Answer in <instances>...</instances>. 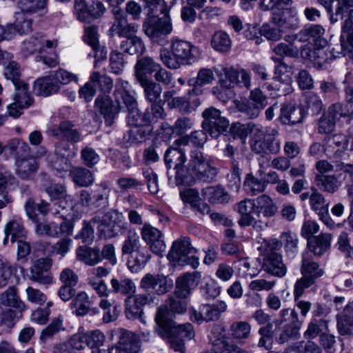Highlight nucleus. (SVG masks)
<instances>
[{
	"instance_id": "nucleus-1",
	"label": "nucleus",
	"mask_w": 353,
	"mask_h": 353,
	"mask_svg": "<svg viewBox=\"0 0 353 353\" xmlns=\"http://www.w3.org/2000/svg\"><path fill=\"white\" fill-rule=\"evenodd\" d=\"M188 152L189 154L186 159L188 161L186 165H184L185 162L180 163L179 161L165 162L170 166L174 164L176 185L190 186L199 181L205 182L213 181L217 174V170L212 159L205 155L198 148H194Z\"/></svg>"
},
{
	"instance_id": "nucleus-2",
	"label": "nucleus",
	"mask_w": 353,
	"mask_h": 353,
	"mask_svg": "<svg viewBox=\"0 0 353 353\" xmlns=\"http://www.w3.org/2000/svg\"><path fill=\"white\" fill-rule=\"evenodd\" d=\"M198 48L190 41L173 38L170 44V50L162 48L159 57L163 63L168 68L176 70L182 65H190L197 59Z\"/></svg>"
},
{
	"instance_id": "nucleus-3",
	"label": "nucleus",
	"mask_w": 353,
	"mask_h": 353,
	"mask_svg": "<svg viewBox=\"0 0 353 353\" xmlns=\"http://www.w3.org/2000/svg\"><path fill=\"white\" fill-rule=\"evenodd\" d=\"M207 139L206 133L203 130H198L193 132L189 136L182 137L175 140L165 154V161L186 162V152L193 150L190 144L196 147H203Z\"/></svg>"
},
{
	"instance_id": "nucleus-4",
	"label": "nucleus",
	"mask_w": 353,
	"mask_h": 353,
	"mask_svg": "<svg viewBox=\"0 0 353 353\" xmlns=\"http://www.w3.org/2000/svg\"><path fill=\"white\" fill-rule=\"evenodd\" d=\"M58 44L57 39L49 40L42 36H36L23 42L22 52L26 56L35 52L40 53L43 63L53 68L59 64L58 54L54 52L51 57H49L46 53L52 52Z\"/></svg>"
},
{
	"instance_id": "nucleus-5",
	"label": "nucleus",
	"mask_w": 353,
	"mask_h": 353,
	"mask_svg": "<svg viewBox=\"0 0 353 353\" xmlns=\"http://www.w3.org/2000/svg\"><path fill=\"white\" fill-rule=\"evenodd\" d=\"M0 305L9 307L2 314V321L11 323L15 319H21L28 310V305L21 299L18 288L10 285L0 293Z\"/></svg>"
},
{
	"instance_id": "nucleus-6",
	"label": "nucleus",
	"mask_w": 353,
	"mask_h": 353,
	"mask_svg": "<svg viewBox=\"0 0 353 353\" xmlns=\"http://www.w3.org/2000/svg\"><path fill=\"white\" fill-rule=\"evenodd\" d=\"M195 252L190 239L181 238L173 242L168 259L174 265H190L195 269L199 265V258L194 255Z\"/></svg>"
},
{
	"instance_id": "nucleus-7",
	"label": "nucleus",
	"mask_w": 353,
	"mask_h": 353,
	"mask_svg": "<svg viewBox=\"0 0 353 353\" xmlns=\"http://www.w3.org/2000/svg\"><path fill=\"white\" fill-rule=\"evenodd\" d=\"M118 336V341L108 347V353H139L141 350V342L138 336L129 330L119 328L111 332L110 339Z\"/></svg>"
},
{
	"instance_id": "nucleus-8",
	"label": "nucleus",
	"mask_w": 353,
	"mask_h": 353,
	"mask_svg": "<svg viewBox=\"0 0 353 353\" xmlns=\"http://www.w3.org/2000/svg\"><path fill=\"white\" fill-rule=\"evenodd\" d=\"M163 17L152 15L148 17L143 25V30L145 34L153 41L159 42L172 31V25L168 14V9L166 12H161Z\"/></svg>"
},
{
	"instance_id": "nucleus-9",
	"label": "nucleus",
	"mask_w": 353,
	"mask_h": 353,
	"mask_svg": "<svg viewBox=\"0 0 353 353\" xmlns=\"http://www.w3.org/2000/svg\"><path fill=\"white\" fill-rule=\"evenodd\" d=\"M292 68L280 62L275 69L276 77L270 83L264 85L270 91L277 92L278 95H286L292 91Z\"/></svg>"
},
{
	"instance_id": "nucleus-10",
	"label": "nucleus",
	"mask_w": 353,
	"mask_h": 353,
	"mask_svg": "<svg viewBox=\"0 0 353 353\" xmlns=\"http://www.w3.org/2000/svg\"><path fill=\"white\" fill-rule=\"evenodd\" d=\"M123 216L117 211H109L102 218L99 225V230L105 238H112L118 235L126 228Z\"/></svg>"
},
{
	"instance_id": "nucleus-11",
	"label": "nucleus",
	"mask_w": 353,
	"mask_h": 353,
	"mask_svg": "<svg viewBox=\"0 0 353 353\" xmlns=\"http://www.w3.org/2000/svg\"><path fill=\"white\" fill-rule=\"evenodd\" d=\"M105 11L103 4L99 1H92L88 5L85 0L74 1V14L83 22L90 23L100 17Z\"/></svg>"
},
{
	"instance_id": "nucleus-12",
	"label": "nucleus",
	"mask_w": 353,
	"mask_h": 353,
	"mask_svg": "<svg viewBox=\"0 0 353 353\" xmlns=\"http://www.w3.org/2000/svg\"><path fill=\"white\" fill-rule=\"evenodd\" d=\"M280 148V141L275 137L255 139L251 143L252 150L262 156L263 159H259V164L263 168H265L266 163L270 160L269 152L276 154L279 152Z\"/></svg>"
},
{
	"instance_id": "nucleus-13",
	"label": "nucleus",
	"mask_w": 353,
	"mask_h": 353,
	"mask_svg": "<svg viewBox=\"0 0 353 353\" xmlns=\"http://www.w3.org/2000/svg\"><path fill=\"white\" fill-rule=\"evenodd\" d=\"M174 286L173 280L163 274H146L141 280L140 287L145 290H153L158 295L169 292Z\"/></svg>"
},
{
	"instance_id": "nucleus-14",
	"label": "nucleus",
	"mask_w": 353,
	"mask_h": 353,
	"mask_svg": "<svg viewBox=\"0 0 353 353\" xmlns=\"http://www.w3.org/2000/svg\"><path fill=\"white\" fill-rule=\"evenodd\" d=\"M26 213L28 218L35 224L34 230L39 236H58L59 232L58 226L54 223H46L39 221L38 216L35 212V202L32 199H29L24 205Z\"/></svg>"
},
{
	"instance_id": "nucleus-15",
	"label": "nucleus",
	"mask_w": 353,
	"mask_h": 353,
	"mask_svg": "<svg viewBox=\"0 0 353 353\" xmlns=\"http://www.w3.org/2000/svg\"><path fill=\"white\" fill-rule=\"evenodd\" d=\"M52 259L48 257L37 259L30 270V279L42 285H50L53 281L52 274L50 272Z\"/></svg>"
},
{
	"instance_id": "nucleus-16",
	"label": "nucleus",
	"mask_w": 353,
	"mask_h": 353,
	"mask_svg": "<svg viewBox=\"0 0 353 353\" xmlns=\"http://www.w3.org/2000/svg\"><path fill=\"white\" fill-rule=\"evenodd\" d=\"M236 210L241 217L238 223L241 227H247L252 225L254 228H261V221H256L254 214H256V206L254 199H245L234 205Z\"/></svg>"
},
{
	"instance_id": "nucleus-17",
	"label": "nucleus",
	"mask_w": 353,
	"mask_h": 353,
	"mask_svg": "<svg viewBox=\"0 0 353 353\" xmlns=\"http://www.w3.org/2000/svg\"><path fill=\"white\" fill-rule=\"evenodd\" d=\"M201 280V274L199 272L185 273L179 276L176 280L175 296L183 299L188 298Z\"/></svg>"
},
{
	"instance_id": "nucleus-18",
	"label": "nucleus",
	"mask_w": 353,
	"mask_h": 353,
	"mask_svg": "<svg viewBox=\"0 0 353 353\" xmlns=\"http://www.w3.org/2000/svg\"><path fill=\"white\" fill-rule=\"evenodd\" d=\"M327 148L333 152L336 157H340L345 150L353 151V128L346 134H336L329 137Z\"/></svg>"
},
{
	"instance_id": "nucleus-19",
	"label": "nucleus",
	"mask_w": 353,
	"mask_h": 353,
	"mask_svg": "<svg viewBox=\"0 0 353 353\" xmlns=\"http://www.w3.org/2000/svg\"><path fill=\"white\" fill-rule=\"evenodd\" d=\"M50 136L66 140L71 143H76L81 140V135L70 121H62L59 125H54L48 128Z\"/></svg>"
},
{
	"instance_id": "nucleus-20",
	"label": "nucleus",
	"mask_w": 353,
	"mask_h": 353,
	"mask_svg": "<svg viewBox=\"0 0 353 353\" xmlns=\"http://www.w3.org/2000/svg\"><path fill=\"white\" fill-rule=\"evenodd\" d=\"M262 268L266 272L278 277L284 276L287 272L281 255L276 252L268 251L265 254Z\"/></svg>"
},
{
	"instance_id": "nucleus-21",
	"label": "nucleus",
	"mask_w": 353,
	"mask_h": 353,
	"mask_svg": "<svg viewBox=\"0 0 353 353\" xmlns=\"http://www.w3.org/2000/svg\"><path fill=\"white\" fill-rule=\"evenodd\" d=\"M95 108L105 119L108 125H111L115 116L121 110V105L119 101L114 103L109 96L99 95L95 100Z\"/></svg>"
},
{
	"instance_id": "nucleus-22",
	"label": "nucleus",
	"mask_w": 353,
	"mask_h": 353,
	"mask_svg": "<svg viewBox=\"0 0 353 353\" xmlns=\"http://www.w3.org/2000/svg\"><path fill=\"white\" fill-rule=\"evenodd\" d=\"M274 21L280 25L283 29L292 28L298 25V19L295 10L291 6H283L273 11Z\"/></svg>"
},
{
	"instance_id": "nucleus-23",
	"label": "nucleus",
	"mask_w": 353,
	"mask_h": 353,
	"mask_svg": "<svg viewBox=\"0 0 353 353\" xmlns=\"http://www.w3.org/2000/svg\"><path fill=\"white\" fill-rule=\"evenodd\" d=\"M171 316L172 312L167 305H161L157 310L154 319L158 327L156 332L163 339L170 336V329L174 323Z\"/></svg>"
},
{
	"instance_id": "nucleus-24",
	"label": "nucleus",
	"mask_w": 353,
	"mask_h": 353,
	"mask_svg": "<svg viewBox=\"0 0 353 353\" xmlns=\"http://www.w3.org/2000/svg\"><path fill=\"white\" fill-rule=\"evenodd\" d=\"M22 88L21 90H16L14 102L7 107L9 116L17 118L23 112L24 108H28L32 103V99L28 92V89Z\"/></svg>"
},
{
	"instance_id": "nucleus-25",
	"label": "nucleus",
	"mask_w": 353,
	"mask_h": 353,
	"mask_svg": "<svg viewBox=\"0 0 353 353\" xmlns=\"http://www.w3.org/2000/svg\"><path fill=\"white\" fill-rule=\"evenodd\" d=\"M304 117L303 108L295 104H284L281 109L279 119L283 124L293 125L302 122Z\"/></svg>"
},
{
	"instance_id": "nucleus-26",
	"label": "nucleus",
	"mask_w": 353,
	"mask_h": 353,
	"mask_svg": "<svg viewBox=\"0 0 353 353\" xmlns=\"http://www.w3.org/2000/svg\"><path fill=\"white\" fill-rule=\"evenodd\" d=\"M150 299L145 294L130 296L126 300L125 314L128 319H133L139 317L143 313L142 307L149 303Z\"/></svg>"
},
{
	"instance_id": "nucleus-27",
	"label": "nucleus",
	"mask_w": 353,
	"mask_h": 353,
	"mask_svg": "<svg viewBox=\"0 0 353 353\" xmlns=\"http://www.w3.org/2000/svg\"><path fill=\"white\" fill-rule=\"evenodd\" d=\"M160 64L150 57H143L139 59L134 65V75L137 81L151 80L148 74L155 73Z\"/></svg>"
},
{
	"instance_id": "nucleus-28",
	"label": "nucleus",
	"mask_w": 353,
	"mask_h": 353,
	"mask_svg": "<svg viewBox=\"0 0 353 353\" xmlns=\"http://www.w3.org/2000/svg\"><path fill=\"white\" fill-rule=\"evenodd\" d=\"M129 83L121 79L116 81L114 96L117 101L121 99L126 105L128 110H135L137 108V102L134 97L129 91Z\"/></svg>"
},
{
	"instance_id": "nucleus-29",
	"label": "nucleus",
	"mask_w": 353,
	"mask_h": 353,
	"mask_svg": "<svg viewBox=\"0 0 353 353\" xmlns=\"http://www.w3.org/2000/svg\"><path fill=\"white\" fill-rule=\"evenodd\" d=\"M301 57L304 59L309 60L313 63L314 66L321 68L327 62L329 59V52L322 46H316V48H314V49L303 47L301 52Z\"/></svg>"
},
{
	"instance_id": "nucleus-30",
	"label": "nucleus",
	"mask_w": 353,
	"mask_h": 353,
	"mask_svg": "<svg viewBox=\"0 0 353 353\" xmlns=\"http://www.w3.org/2000/svg\"><path fill=\"white\" fill-rule=\"evenodd\" d=\"M38 169V162L34 157L18 159L16 161V173L22 179H29Z\"/></svg>"
},
{
	"instance_id": "nucleus-31",
	"label": "nucleus",
	"mask_w": 353,
	"mask_h": 353,
	"mask_svg": "<svg viewBox=\"0 0 353 353\" xmlns=\"http://www.w3.org/2000/svg\"><path fill=\"white\" fill-rule=\"evenodd\" d=\"M332 235L323 233L307 241L309 250L316 256H321L330 247Z\"/></svg>"
},
{
	"instance_id": "nucleus-32",
	"label": "nucleus",
	"mask_w": 353,
	"mask_h": 353,
	"mask_svg": "<svg viewBox=\"0 0 353 353\" xmlns=\"http://www.w3.org/2000/svg\"><path fill=\"white\" fill-rule=\"evenodd\" d=\"M129 254L128 266L132 272H139L145 267L150 258L148 250L145 247H142Z\"/></svg>"
},
{
	"instance_id": "nucleus-33",
	"label": "nucleus",
	"mask_w": 353,
	"mask_h": 353,
	"mask_svg": "<svg viewBox=\"0 0 353 353\" xmlns=\"http://www.w3.org/2000/svg\"><path fill=\"white\" fill-rule=\"evenodd\" d=\"M77 258L87 265L94 266L102 261L99 248L81 246L77 249Z\"/></svg>"
},
{
	"instance_id": "nucleus-34",
	"label": "nucleus",
	"mask_w": 353,
	"mask_h": 353,
	"mask_svg": "<svg viewBox=\"0 0 353 353\" xmlns=\"http://www.w3.org/2000/svg\"><path fill=\"white\" fill-rule=\"evenodd\" d=\"M256 206V215L259 217L262 213L265 217H272L277 212V207L272 199L267 195L262 194L254 199Z\"/></svg>"
},
{
	"instance_id": "nucleus-35",
	"label": "nucleus",
	"mask_w": 353,
	"mask_h": 353,
	"mask_svg": "<svg viewBox=\"0 0 353 353\" xmlns=\"http://www.w3.org/2000/svg\"><path fill=\"white\" fill-rule=\"evenodd\" d=\"M33 90L36 94L43 97H48L59 91L58 85L54 83L51 74L38 79L34 82Z\"/></svg>"
},
{
	"instance_id": "nucleus-36",
	"label": "nucleus",
	"mask_w": 353,
	"mask_h": 353,
	"mask_svg": "<svg viewBox=\"0 0 353 353\" xmlns=\"http://www.w3.org/2000/svg\"><path fill=\"white\" fill-rule=\"evenodd\" d=\"M110 285L114 292L125 296H130L136 291L134 283L128 278H112Z\"/></svg>"
},
{
	"instance_id": "nucleus-37",
	"label": "nucleus",
	"mask_w": 353,
	"mask_h": 353,
	"mask_svg": "<svg viewBox=\"0 0 353 353\" xmlns=\"http://www.w3.org/2000/svg\"><path fill=\"white\" fill-rule=\"evenodd\" d=\"M227 310V304L219 301L213 304H206L201 305V314L205 321H215L219 319L221 313Z\"/></svg>"
},
{
	"instance_id": "nucleus-38",
	"label": "nucleus",
	"mask_w": 353,
	"mask_h": 353,
	"mask_svg": "<svg viewBox=\"0 0 353 353\" xmlns=\"http://www.w3.org/2000/svg\"><path fill=\"white\" fill-rule=\"evenodd\" d=\"M4 76L6 79H10L13 83L16 90H21L23 85L25 89H28V84L20 79L21 69L19 65L14 61L9 62L6 65Z\"/></svg>"
},
{
	"instance_id": "nucleus-39",
	"label": "nucleus",
	"mask_w": 353,
	"mask_h": 353,
	"mask_svg": "<svg viewBox=\"0 0 353 353\" xmlns=\"http://www.w3.org/2000/svg\"><path fill=\"white\" fill-rule=\"evenodd\" d=\"M72 312L77 316H84L88 313L90 307L89 296L85 292H79L71 302Z\"/></svg>"
},
{
	"instance_id": "nucleus-40",
	"label": "nucleus",
	"mask_w": 353,
	"mask_h": 353,
	"mask_svg": "<svg viewBox=\"0 0 353 353\" xmlns=\"http://www.w3.org/2000/svg\"><path fill=\"white\" fill-rule=\"evenodd\" d=\"M284 29L274 21L273 19L269 23H263L260 28V33L269 41H278L281 39Z\"/></svg>"
},
{
	"instance_id": "nucleus-41",
	"label": "nucleus",
	"mask_w": 353,
	"mask_h": 353,
	"mask_svg": "<svg viewBox=\"0 0 353 353\" xmlns=\"http://www.w3.org/2000/svg\"><path fill=\"white\" fill-rule=\"evenodd\" d=\"M143 89L145 98L147 101L153 103H158L157 100L160 98L162 88L152 80L138 81Z\"/></svg>"
},
{
	"instance_id": "nucleus-42",
	"label": "nucleus",
	"mask_w": 353,
	"mask_h": 353,
	"mask_svg": "<svg viewBox=\"0 0 353 353\" xmlns=\"http://www.w3.org/2000/svg\"><path fill=\"white\" fill-rule=\"evenodd\" d=\"M165 117V111L161 103L151 104L142 114V121L145 125H151Z\"/></svg>"
},
{
	"instance_id": "nucleus-43",
	"label": "nucleus",
	"mask_w": 353,
	"mask_h": 353,
	"mask_svg": "<svg viewBox=\"0 0 353 353\" xmlns=\"http://www.w3.org/2000/svg\"><path fill=\"white\" fill-rule=\"evenodd\" d=\"M314 181L321 191L330 193L335 192L340 185L338 179L334 175L316 174Z\"/></svg>"
},
{
	"instance_id": "nucleus-44",
	"label": "nucleus",
	"mask_w": 353,
	"mask_h": 353,
	"mask_svg": "<svg viewBox=\"0 0 353 353\" xmlns=\"http://www.w3.org/2000/svg\"><path fill=\"white\" fill-rule=\"evenodd\" d=\"M203 194L212 203H225L230 200L228 194L225 190L219 186H210L203 190Z\"/></svg>"
},
{
	"instance_id": "nucleus-45",
	"label": "nucleus",
	"mask_w": 353,
	"mask_h": 353,
	"mask_svg": "<svg viewBox=\"0 0 353 353\" xmlns=\"http://www.w3.org/2000/svg\"><path fill=\"white\" fill-rule=\"evenodd\" d=\"M73 181L79 186L87 187L94 183L92 172L83 167L74 168L70 172Z\"/></svg>"
},
{
	"instance_id": "nucleus-46",
	"label": "nucleus",
	"mask_w": 353,
	"mask_h": 353,
	"mask_svg": "<svg viewBox=\"0 0 353 353\" xmlns=\"http://www.w3.org/2000/svg\"><path fill=\"white\" fill-rule=\"evenodd\" d=\"M89 81L96 88L101 92H110L113 87L112 80L105 74H101L98 71L93 72L90 77Z\"/></svg>"
},
{
	"instance_id": "nucleus-47",
	"label": "nucleus",
	"mask_w": 353,
	"mask_h": 353,
	"mask_svg": "<svg viewBox=\"0 0 353 353\" xmlns=\"http://www.w3.org/2000/svg\"><path fill=\"white\" fill-rule=\"evenodd\" d=\"M337 328L341 335H353V315L348 310L337 315Z\"/></svg>"
},
{
	"instance_id": "nucleus-48",
	"label": "nucleus",
	"mask_w": 353,
	"mask_h": 353,
	"mask_svg": "<svg viewBox=\"0 0 353 353\" xmlns=\"http://www.w3.org/2000/svg\"><path fill=\"white\" fill-rule=\"evenodd\" d=\"M243 187L248 194L254 196L265 191L266 183L265 181L258 179L252 174H248L243 182Z\"/></svg>"
},
{
	"instance_id": "nucleus-49",
	"label": "nucleus",
	"mask_w": 353,
	"mask_h": 353,
	"mask_svg": "<svg viewBox=\"0 0 353 353\" xmlns=\"http://www.w3.org/2000/svg\"><path fill=\"white\" fill-rule=\"evenodd\" d=\"M87 346L92 349V353H100V347L104 345L105 341V334L99 330L85 331Z\"/></svg>"
},
{
	"instance_id": "nucleus-50",
	"label": "nucleus",
	"mask_w": 353,
	"mask_h": 353,
	"mask_svg": "<svg viewBox=\"0 0 353 353\" xmlns=\"http://www.w3.org/2000/svg\"><path fill=\"white\" fill-rule=\"evenodd\" d=\"M251 329L252 326L248 322L239 321L231 324L230 332L234 339L241 341L249 338Z\"/></svg>"
},
{
	"instance_id": "nucleus-51",
	"label": "nucleus",
	"mask_w": 353,
	"mask_h": 353,
	"mask_svg": "<svg viewBox=\"0 0 353 353\" xmlns=\"http://www.w3.org/2000/svg\"><path fill=\"white\" fill-rule=\"evenodd\" d=\"M142 248L140 243V238L134 230L128 231L127 236L121 246V252L124 254H129L137 250Z\"/></svg>"
},
{
	"instance_id": "nucleus-52",
	"label": "nucleus",
	"mask_w": 353,
	"mask_h": 353,
	"mask_svg": "<svg viewBox=\"0 0 353 353\" xmlns=\"http://www.w3.org/2000/svg\"><path fill=\"white\" fill-rule=\"evenodd\" d=\"M211 45L216 51L227 52L231 48L232 41L226 32L218 31L212 35Z\"/></svg>"
},
{
	"instance_id": "nucleus-53",
	"label": "nucleus",
	"mask_w": 353,
	"mask_h": 353,
	"mask_svg": "<svg viewBox=\"0 0 353 353\" xmlns=\"http://www.w3.org/2000/svg\"><path fill=\"white\" fill-rule=\"evenodd\" d=\"M170 336L163 339L185 338L191 339L194 336L193 327L190 323L176 324L173 323L170 329Z\"/></svg>"
},
{
	"instance_id": "nucleus-54",
	"label": "nucleus",
	"mask_w": 353,
	"mask_h": 353,
	"mask_svg": "<svg viewBox=\"0 0 353 353\" xmlns=\"http://www.w3.org/2000/svg\"><path fill=\"white\" fill-rule=\"evenodd\" d=\"M213 71L209 68H201L199 70L196 79H190L188 83L194 87V90L210 84L214 80Z\"/></svg>"
},
{
	"instance_id": "nucleus-55",
	"label": "nucleus",
	"mask_w": 353,
	"mask_h": 353,
	"mask_svg": "<svg viewBox=\"0 0 353 353\" xmlns=\"http://www.w3.org/2000/svg\"><path fill=\"white\" fill-rule=\"evenodd\" d=\"M121 48L130 54H141L145 50V45L138 37H130L122 41Z\"/></svg>"
},
{
	"instance_id": "nucleus-56",
	"label": "nucleus",
	"mask_w": 353,
	"mask_h": 353,
	"mask_svg": "<svg viewBox=\"0 0 353 353\" xmlns=\"http://www.w3.org/2000/svg\"><path fill=\"white\" fill-rule=\"evenodd\" d=\"M235 107L250 119L258 117L261 110L249 98L244 100H235Z\"/></svg>"
},
{
	"instance_id": "nucleus-57",
	"label": "nucleus",
	"mask_w": 353,
	"mask_h": 353,
	"mask_svg": "<svg viewBox=\"0 0 353 353\" xmlns=\"http://www.w3.org/2000/svg\"><path fill=\"white\" fill-rule=\"evenodd\" d=\"M14 28V34H26L32 30V23L31 19L23 13L16 14V20L13 24H10Z\"/></svg>"
},
{
	"instance_id": "nucleus-58",
	"label": "nucleus",
	"mask_w": 353,
	"mask_h": 353,
	"mask_svg": "<svg viewBox=\"0 0 353 353\" xmlns=\"http://www.w3.org/2000/svg\"><path fill=\"white\" fill-rule=\"evenodd\" d=\"M288 43H280L274 46V52L281 57H298L300 54L299 45L293 41H286Z\"/></svg>"
},
{
	"instance_id": "nucleus-59",
	"label": "nucleus",
	"mask_w": 353,
	"mask_h": 353,
	"mask_svg": "<svg viewBox=\"0 0 353 353\" xmlns=\"http://www.w3.org/2000/svg\"><path fill=\"white\" fill-rule=\"evenodd\" d=\"M110 190L106 184L95 186L92 194V206L97 208L108 203Z\"/></svg>"
},
{
	"instance_id": "nucleus-60",
	"label": "nucleus",
	"mask_w": 353,
	"mask_h": 353,
	"mask_svg": "<svg viewBox=\"0 0 353 353\" xmlns=\"http://www.w3.org/2000/svg\"><path fill=\"white\" fill-rule=\"evenodd\" d=\"M301 272L302 275L312 277L314 281L316 278L323 275V270L319 268L318 263L303 256Z\"/></svg>"
},
{
	"instance_id": "nucleus-61",
	"label": "nucleus",
	"mask_w": 353,
	"mask_h": 353,
	"mask_svg": "<svg viewBox=\"0 0 353 353\" xmlns=\"http://www.w3.org/2000/svg\"><path fill=\"white\" fill-rule=\"evenodd\" d=\"M223 74L219 80V84L224 87L234 88L239 82V70L232 67L224 68Z\"/></svg>"
},
{
	"instance_id": "nucleus-62",
	"label": "nucleus",
	"mask_w": 353,
	"mask_h": 353,
	"mask_svg": "<svg viewBox=\"0 0 353 353\" xmlns=\"http://www.w3.org/2000/svg\"><path fill=\"white\" fill-rule=\"evenodd\" d=\"M17 270V266L9 263L3 262L0 264V289L12 283V278L16 274Z\"/></svg>"
},
{
	"instance_id": "nucleus-63",
	"label": "nucleus",
	"mask_w": 353,
	"mask_h": 353,
	"mask_svg": "<svg viewBox=\"0 0 353 353\" xmlns=\"http://www.w3.org/2000/svg\"><path fill=\"white\" fill-rule=\"evenodd\" d=\"M249 133L252 136V140L255 139H263L268 137H276L278 135V130L275 128L268 127L263 128L259 124L249 123Z\"/></svg>"
},
{
	"instance_id": "nucleus-64",
	"label": "nucleus",
	"mask_w": 353,
	"mask_h": 353,
	"mask_svg": "<svg viewBox=\"0 0 353 353\" xmlns=\"http://www.w3.org/2000/svg\"><path fill=\"white\" fill-rule=\"evenodd\" d=\"M229 125V121L226 118L221 116L216 120L214 123L208 125L203 128V129L205 131L208 132L211 137L217 138L221 134L227 132Z\"/></svg>"
}]
</instances>
